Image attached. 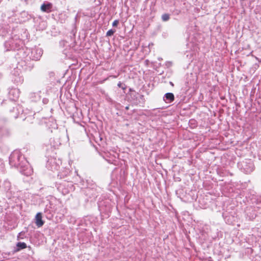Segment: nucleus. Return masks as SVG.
<instances>
[{
  "mask_svg": "<svg viewBox=\"0 0 261 261\" xmlns=\"http://www.w3.org/2000/svg\"><path fill=\"white\" fill-rule=\"evenodd\" d=\"M44 221L42 220V214L38 213L35 216V223L38 227H40L44 224Z\"/></svg>",
  "mask_w": 261,
  "mask_h": 261,
  "instance_id": "nucleus-1",
  "label": "nucleus"
},
{
  "mask_svg": "<svg viewBox=\"0 0 261 261\" xmlns=\"http://www.w3.org/2000/svg\"><path fill=\"white\" fill-rule=\"evenodd\" d=\"M52 7V4L48 3L47 4H42L40 7V9L42 12L49 13L51 11V9Z\"/></svg>",
  "mask_w": 261,
  "mask_h": 261,
  "instance_id": "nucleus-2",
  "label": "nucleus"
},
{
  "mask_svg": "<svg viewBox=\"0 0 261 261\" xmlns=\"http://www.w3.org/2000/svg\"><path fill=\"white\" fill-rule=\"evenodd\" d=\"M165 97L167 100H169L170 102H172L174 100V94L172 93H167L165 95Z\"/></svg>",
  "mask_w": 261,
  "mask_h": 261,
  "instance_id": "nucleus-3",
  "label": "nucleus"
},
{
  "mask_svg": "<svg viewBox=\"0 0 261 261\" xmlns=\"http://www.w3.org/2000/svg\"><path fill=\"white\" fill-rule=\"evenodd\" d=\"M16 246L18 248L17 249V251L20 250V249H25L27 248V244L24 242H18Z\"/></svg>",
  "mask_w": 261,
  "mask_h": 261,
  "instance_id": "nucleus-4",
  "label": "nucleus"
},
{
  "mask_svg": "<svg viewBox=\"0 0 261 261\" xmlns=\"http://www.w3.org/2000/svg\"><path fill=\"white\" fill-rule=\"evenodd\" d=\"M162 19L164 21H168L170 19V16L168 14H164L162 16Z\"/></svg>",
  "mask_w": 261,
  "mask_h": 261,
  "instance_id": "nucleus-5",
  "label": "nucleus"
},
{
  "mask_svg": "<svg viewBox=\"0 0 261 261\" xmlns=\"http://www.w3.org/2000/svg\"><path fill=\"white\" fill-rule=\"evenodd\" d=\"M115 32V31L113 30H110L107 32V36H112L114 33Z\"/></svg>",
  "mask_w": 261,
  "mask_h": 261,
  "instance_id": "nucleus-6",
  "label": "nucleus"
},
{
  "mask_svg": "<svg viewBox=\"0 0 261 261\" xmlns=\"http://www.w3.org/2000/svg\"><path fill=\"white\" fill-rule=\"evenodd\" d=\"M119 23V20H115L113 21L112 25L113 27H117Z\"/></svg>",
  "mask_w": 261,
  "mask_h": 261,
  "instance_id": "nucleus-7",
  "label": "nucleus"
},
{
  "mask_svg": "<svg viewBox=\"0 0 261 261\" xmlns=\"http://www.w3.org/2000/svg\"><path fill=\"white\" fill-rule=\"evenodd\" d=\"M117 86L120 87V88H121L122 87V84L121 82H119L117 84Z\"/></svg>",
  "mask_w": 261,
  "mask_h": 261,
  "instance_id": "nucleus-8",
  "label": "nucleus"
},
{
  "mask_svg": "<svg viewBox=\"0 0 261 261\" xmlns=\"http://www.w3.org/2000/svg\"><path fill=\"white\" fill-rule=\"evenodd\" d=\"M121 88L124 90L126 89V87H122Z\"/></svg>",
  "mask_w": 261,
  "mask_h": 261,
  "instance_id": "nucleus-9",
  "label": "nucleus"
},
{
  "mask_svg": "<svg viewBox=\"0 0 261 261\" xmlns=\"http://www.w3.org/2000/svg\"><path fill=\"white\" fill-rule=\"evenodd\" d=\"M128 109H129V108H128V107H126V110H128Z\"/></svg>",
  "mask_w": 261,
  "mask_h": 261,
  "instance_id": "nucleus-10",
  "label": "nucleus"
}]
</instances>
